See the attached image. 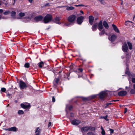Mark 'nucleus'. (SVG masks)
<instances>
[{
  "mask_svg": "<svg viewBox=\"0 0 135 135\" xmlns=\"http://www.w3.org/2000/svg\"><path fill=\"white\" fill-rule=\"evenodd\" d=\"M6 88H1V90L3 92H5L6 91Z\"/></svg>",
  "mask_w": 135,
  "mask_h": 135,
  "instance_id": "nucleus-37",
  "label": "nucleus"
},
{
  "mask_svg": "<svg viewBox=\"0 0 135 135\" xmlns=\"http://www.w3.org/2000/svg\"><path fill=\"white\" fill-rule=\"evenodd\" d=\"M126 73L129 76H134V75H132L131 74H130V73L129 72H128V71L127 72L126 71Z\"/></svg>",
  "mask_w": 135,
  "mask_h": 135,
  "instance_id": "nucleus-34",
  "label": "nucleus"
},
{
  "mask_svg": "<svg viewBox=\"0 0 135 135\" xmlns=\"http://www.w3.org/2000/svg\"><path fill=\"white\" fill-rule=\"evenodd\" d=\"M122 50L124 52H127L128 48L126 42H124L123 44V45L122 46Z\"/></svg>",
  "mask_w": 135,
  "mask_h": 135,
  "instance_id": "nucleus-3",
  "label": "nucleus"
},
{
  "mask_svg": "<svg viewBox=\"0 0 135 135\" xmlns=\"http://www.w3.org/2000/svg\"><path fill=\"white\" fill-rule=\"evenodd\" d=\"M32 17V15H30L28 17H26V20L27 19H28V21H30L31 20V18Z\"/></svg>",
  "mask_w": 135,
  "mask_h": 135,
  "instance_id": "nucleus-32",
  "label": "nucleus"
},
{
  "mask_svg": "<svg viewBox=\"0 0 135 135\" xmlns=\"http://www.w3.org/2000/svg\"><path fill=\"white\" fill-rule=\"evenodd\" d=\"M80 6H84V5H83V4H80Z\"/></svg>",
  "mask_w": 135,
  "mask_h": 135,
  "instance_id": "nucleus-62",
  "label": "nucleus"
},
{
  "mask_svg": "<svg viewBox=\"0 0 135 135\" xmlns=\"http://www.w3.org/2000/svg\"><path fill=\"white\" fill-rule=\"evenodd\" d=\"M49 5V3H48L46 4L45 5V6H48V5Z\"/></svg>",
  "mask_w": 135,
  "mask_h": 135,
  "instance_id": "nucleus-57",
  "label": "nucleus"
},
{
  "mask_svg": "<svg viewBox=\"0 0 135 135\" xmlns=\"http://www.w3.org/2000/svg\"><path fill=\"white\" fill-rule=\"evenodd\" d=\"M44 65V63L43 62L41 61L38 64V66L40 68H42Z\"/></svg>",
  "mask_w": 135,
  "mask_h": 135,
  "instance_id": "nucleus-23",
  "label": "nucleus"
},
{
  "mask_svg": "<svg viewBox=\"0 0 135 135\" xmlns=\"http://www.w3.org/2000/svg\"><path fill=\"white\" fill-rule=\"evenodd\" d=\"M3 129H4V130H5V131H9V128H8V129H7V128H3Z\"/></svg>",
  "mask_w": 135,
  "mask_h": 135,
  "instance_id": "nucleus-51",
  "label": "nucleus"
},
{
  "mask_svg": "<svg viewBox=\"0 0 135 135\" xmlns=\"http://www.w3.org/2000/svg\"><path fill=\"white\" fill-rule=\"evenodd\" d=\"M101 129H102L101 133H102V134L103 135H105V131L104 130L103 128L102 127H101Z\"/></svg>",
  "mask_w": 135,
  "mask_h": 135,
  "instance_id": "nucleus-29",
  "label": "nucleus"
},
{
  "mask_svg": "<svg viewBox=\"0 0 135 135\" xmlns=\"http://www.w3.org/2000/svg\"><path fill=\"white\" fill-rule=\"evenodd\" d=\"M19 86L21 89H23L25 88V83L22 80H20L19 83Z\"/></svg>",
  "mask_w": 135,
  "mask_h": 135,
  "instance_id": "nucleus-4",
  "label": "nucleus"
},
{
  "mask_svg": "<svg viewBox=\"0 0 135 135\" xmlns=\"http://www.w3.org/2000/svg\"><path fill=\"white\" fill-rule=\"evenodd\" d=\"M80 12L81 13H82L83 14V12L82 11H80Z\"/></svg>",
  "mask_w": 135,
  "mask_h": 135,
  "instance_id": "nucleus-60",
  "label": "nucleus"
},
{
  "mask_svg": "<svg viewBox=\"0 0 135 135\" xmlns=\"http://www.w3.org/2000/svg\"><path fill=\"white\" fill-rule=\"evenodd\" d=\"M130 93L131 94H135V90L134 89H132L130 90Z\"/></svg>",
  "mask_w": 135,
  "mask_h": 135,
  "instance_id": "nucleus-31",
  "label": "nucleus"
},
{
  "mask_svg": "<svg viewBox=\"0 0 135 135\" xmlns=\"http://www.w3.org/2000/svg\"><path fill=\"white\" fill-rule=\"evenodd\" d=\"M11 13V12L7 11L5 12H4L3 14L4 15H7L10 14Z\"/></svg>",
  "mask_w": 135,
  "mask_h": 135,
  "instance_id": "nucleus-30",
  "label": "nucleus"
},
{
  "mask_svg": "<svg viewBox=\"0 0 135 135\" xmlns=\"http://www.w3.org/2000/svg\"><path fill=\"white\" fill-rule=\"evenodd\" d=\"M10 95L9 94H7V96L8 97H9L10 96Z\"/></svg>",
  "mask_w": 135,
  "mask_h": 135,
  "instance_id": "nucleus-56",
  "label": "nucleus"
},
{
  "mask_svg": "<svg viewBox=\"0 0 135 135\" xmlns=\"http://www.w3.org/2000/svg\"><path fill=\"white\" fill-rule=\"evenodd\" d=\"M24 66L25 67V64L24 65Z\"/></svg>",
  "mask_w": 135,
  "mask_h": 135,
  "instance_id": "nucleus-63",
  "label": "nucleus"
},
{
  "mask_svg": "<svg viewBox=\"0 0 135 135\" xmlns=\"http://www.w3.org/2000/svg\"><path fill=\"white\" fill-rule=\"evenodd\" d=\"M41 129L39 127H37L36 128L35 133H38L40 134L41 132Z\"/></svg>",
  "mask_w": 135,
  "mask_h": 135,
  "instance_id": "nucleus-24",
  "label": "nucleus"
},
{
  "mask_svg": "<svg viewBox=\"0 0 135 135\" xmlns=\"http://www.w3.org/2000/svg\"><path fill=\"white\" fill-rule=\"evenodd\" d=\"M84 17L81 16L78 17L77 19V22L79 24H81L83 22Z\"/></svg>",
  "mask_w": 135,
  "mask_h": 135,
  "instance_id": "nucleus-5",
  "label": "nucleus"
},
{
  "mask_svg": "<svg viewBox=\"0 0 135 135\" xmlns=\"http://www.w3.org/2000/svg\"><path fill=\"white\" fill-rule=\"evenodd\" d=\"M52 101L53 102H54L55 101V99L54 97H53L52 98Z\"/></svg>",
  "mask_w": 135,
  "mask_h": 135,
  "instance_id": "nucleus-40",
  "label": "nucleus"
},
{
  "mask_svg": "<svg viewBox=\"0 0 135 135\" xmlns=\"http://www.w3.org/2000/svg\"><path fill=\"white\" fill-rule=\"evenodd\" d=\"M3 3L5 4L6 6H7L8 3L7 1H5V2H3Z\"/></svg>",
  "mask_w": 135,
  "mask_h": 135,
  "instance_id": "nucleus-44",
  "label": "nucleus"
},
{
  "mask_svg": "<svg viewBox=\"0 0 135 135\" xmlns=\"http://www.w3.org/2000/svg\"><path fill=\"white\" fill-rule=\"evenodd\" d=\"M107 115H106V116H105V117H103V118L104 119H105V120H106L107 119Z\"/></svg>",
  "mask_w": 135,
  "mask_h": 135,
  "instance_id": "nucleus-50",
  "label": "nucleus"
},
{
  "mask_svg": "<svg viewBox=\"0 0 135 135\" xmlns=\"http://www.w3.org/2000/svg\"><path fill=\"white\" fill-rule=\"evenodd\" d=\"M30 67V64L28 62L26 63V68H28Z\"/></svg>",
  "mask_w": 135,
  "mask_h": 135,
  "instance_id": "nucleus-38",
  "label": "nucleus"
},
{
  "mask_svg": "<svg viewBox=\"0 0 135 135\" xmlns=\"http://www.w3.org/2000/svg\"><path fill=\"white\" fill-rule=\"evenodd\" d=\"M119 101V100H112L111 102H112L114 101V102H116L117 101Z\"/></svg>",
  "mask_w": 135,
  "mask_h": 135,
  "instance_id": "nucleus-55",
  "label": "nucleus"
},
{
  "mask_svg": "<svg viewBox=\"0 0 135 135\" xmlns=\"http://www.w3.org/2000/svg\"><path fill=\"white\" fill-rule=\"evenodd\" d=\"M21 107L25 109V105L23 103H22L21 104Z\"/></svg>",
  "mask_w": 135,
  "mask_h": 135,
  "instance_id": "nucleus-33",
  "label": "nucleus"
},
{
  "mask_svg": "<svg viewBox=\"0 0 135 135\" xmlns=\"http://www.w3.org/2000/svg\"><path fill=\"white\" fill-rule=\"evenodd\" d=\"M3 12V10L2 9H0V13Z\"/></svg>",
  "mask_w": 135,
  "mask_h": 135,
  "instance_id": "nucleus-52",
  "label": "nucleus"
},
{
  "mask_svg": "<svg viewBox=\"0 0 135 135\" xmlns=\"http://www.w3.org/2000/svg\"><path fill=\"white\" fill-rule=\"evenodd\" d=\"M78 70L80 72H82L83 70V69L81 68H79Z\"/></svg>",
  "mask_w": 135,
  "mask_h": 135,
  "instance_id": "nucleus-48",
  "label": "nucleus"
},
{
  "mask_svg": "<svg viewBox=\"0 0 135 135\" xmlns=\"http://www.w3.org/2000/svg\"><path fill=\"white\" fill-rule=\"evenodd\" d=\"M127 43L128 45L129 49L130 50H132L133 48L132 44L128 41H127Z\"/></svg>",
  "mask_w": 135,
  "mask_h": 135,
  "instance_id": "nucleus-17",
  "label": "nucleus"
},
{
  "mask_svg": "<svg viewBox=\"0 0 135 135\" xmlns=\"http://www.w3.org/2000/svg\"><path fill=\"white\" fill-rule=\"evenodd\" d=\"M82 99L84 101H85L88 100V98H86L83 97Z\"/></svg>",
  "mask_w": 135,
  "mask_h": 135,
  "instance_id": "nucleus-43",
  "label": "nucleus"
},
{
  "mask_svg": "<svg viewBox=\"0 0 135 135\" xmlns=\"http://www.w3.org/2000/svg\"><path fill=\"white\" fill-rule=\"evenodd\" d=\"M75 6H76V7H79V6H80V4L78 5H75Z\"/></svg>",
  "mask_w": 135,
  "mask_h": 135,
  "instance_id": "nucleus-58",
  "label": "nucleus"
},
{
  "mask_svg": "<svg viewBox=\"0 0 135 135\" xmlns=\"http://www.w3.org/2000/svg\"><path fill=\"white\" fill-rule=\"evenodd\" d=\"M19 16L20 18H21L25 15V13L20 12L19 14Z\"/></svg>",
  "mask_w": 135,
  "mask_h": 135,
  "instance_id": "nucleus-27",
  "label": "nucleus"
},
{
  "mask_svg": "<svg viewBox=\"0 0 135 135\" xmlns=\"http://www.w3.org/2000/svg\"><path fill=\"white\" fill-rule=\"evenodd\" d=\"M33 0H28V1L31 3Z\"/></svg>",
  "mask_w": 135,
  "mask_h": 135,
  "instance_id": "nucleus-53",
  "label": "nucleus"
},
{
  "mask_svg": "<svg viewBox=\"0 0 135 135\" xmlns=\"http://www.w3.org/2000/svg\"><path fill=\"white\" fill-rule=\"evenodd\" d=\"M60 20V18L59 17H56L55 18V22L58 24H60V23L59 22Z\"/></svg>",
  "mask_w": 135,
  "mask_h": 135,
  "instance_id": "nucleus-22",
  "label": "nucleus"
},
{
  "mask_svg": "<svg viewBox=\"0 0 135 135\" xmlns=\"http://www.w3.org/2000/svg\"><path fill=\"white\" fill-rule=\"evenodd\" d=\"M76 16L75 15H71L68 18V20L70 23H74L76 19Z\"/></svg>",
  "mask_w": 135,
  "mask_h": 135,
  "instance_id": "nucleus-2",
  "label": "nucleus"
},
{
  "mask_svg": "<svg viewBox=\"0 0 135 135\" xmlns=\"http://www.w3.org/2000/svg\"><path fill=\"white\" fill-rule=\"evenodd\" d=\"M112 27L113 28L114 30V31L117 33H119V30H118L117 27L114 24H113L112 25Z\"/></svg>",
  "mask_w": 135,
  "mask_h": 135,
  "instance_id": "nucleus-14",
  "label": "nucleus"
},
{
  "mask_svg": "<svg viewBox=\"0 0 135 135\" xmlns=\"http://www.w3.org/2000/svg\"><path fill=\"white\" fill-rule=\"evenodd\" d=\"M98 26L97 23H95L92 27V29L93 31H95L97 30V28Z\"/></svg>",
  "mask_w": 135,
  "mask_h": 135,
  "instance_id": "nucleus-15",
  "label": "nucleus"
},
{
  "mask_svg": "<svg viewBox=\"0 0 135 135\" xmlns=\"http://www.w3.org/2000/svg\"><path fill=\"white\" fill-rule=\"evenodd\" d=\"M9 104H8V105L7 106V107H8V106H9Z\"/></svg>",
  "mask_w": 135,
  "mask_h": 135,
  "instance_id": "nucleus-64",
  "label": "nucleus"
},
{
  "mask_svg": "<svg viewBox=\"0 0 135 135\" xmlns=\"http://www.w3.org/2000/svg\"><path fill=\"white\" fill-rule=\"evenodd\" d=\"M74 9V7L72 6L68 7L66 8L67 10L69 11L72 10Z\"/></svg>",
  "mask_w": 135,
  "mask_h": 135,
  "instance_id": "nucleus-25",
  "label": "nucleus"
},
{
  "mask_svg": "<svg viewBox=\"0 0 135 135\" xmlns=\"http://www.w3.org/2000/svg\"><path fill=\"white\" fill-rule=\"evenodd\" d=\"M133 88L135 90V84L133 85Z\"/></svg>",
  "mask_w": 135,
  "mask_h": 135,
  "instance_id": "nucleus-54",
  "label": "nucleus"
},
{
  "mask_svg": "<svg viewBox=\"0 0 135 135\" xmlns=\"http://www.w3.org/2000/svg\"><path fill=\"white\" fill-rule=\"evenodd\" d=\"M130 22L129 21H126L125 22V25H128V23H127L128 22Z\"/></svg>",
  "mask_w": 135,
  "mask_h": 135,
  "instance_id": "nucleus-45",
  "label": "nucleus"
},
{
  "mask_svg": "<svg viewBox=\"0 0 135 135\" xmlns=\"http://www.w3.org/2000/svg\"><path fill=\"white\" fill-rule=\"evenodd\" d=\"M102 4H104V1L103 0H98Z\"/></svg>",
  "mask_w": 135,
  "mask_h": 135,
  "instance_id": "nucleus-41",
  "label": "nucleus"
},
{
  "mask_svg": "<svg viewBox=\"0 0 135 135\" xmlns=\"http://www.w3.org/2000/svg\"><path fill=\"white\" fill-rule=\"evenodd\" d=\"M116 36L115 35H112L110 38H109V39L112 42H113L116 38Z\"/></svg>",
  "mask_w": 135,
  "mask_h": 135,
  "instance_id": "nucleus-12",
  "label": "nucleus"
},
{
  "mask_svg": "<svg viewBox=\"0 0 135 135\" xmlns=\"http://www.w3.org/2000/svg\"><path fill=\"white\" fill-rule=\"evenodd\" d=\"M132 83H135V78H132Z\"/></svg>",
  "mask_w": 135,
  "mask_h": 135,
  "instance_id": "nucleus-39",
  "label": "nucleus"
},
{
  "mask_svg": "<svg viewBox=\"0 0 135 135\" xmlns=\"http://www.w3.org/2000/svg\"><path fill=\"white\" fill-rule=\"evenodd\" d=\"M89 23L91 25H92L94 21V17L92 16H90L89 17Z\"/></svg>",
  "mask_w": 135,
  "mask_h": 135,
  "instance_id": "nucleus-11",
  "label": "nucleus"
},
{
  "mask_svg": "<svg viewBox=\"0 0 135 135\" xmlns=\"http://www.w3.org/2000/svg\"><path fill=\"white\" fill-rule=\"evenodd\" d=\"M106 95V93L105 92L102 91L100 92L99 94V97L101 99H103Z\"/></svg>",
  "mask_w": 135,
  "mask_h": 135,
  "instance_id": "nucleus-8",
  "label": "nucleus"
},
{
  "mask_svg": "<svg viewBox=\"0 0 135 135\" xmlns=\"http://www.w3.org/2000/svg\"><path fill=\"white\" fill-rule=\"evenodd\" d=\"M17 128L15 127H12L9 128V131H12L16 132L17 131Z\"/></svg>",
  "mask_w": 135,
  "mask_h": 135,
  "instance_id": "nucleus-20",
  "label": "nucleus"
},
{
  "mask_svg": "<svg viewBox=\"0 0 135 135\" xmlns=\"http://www.w3.org/2000/svg\"><path fill=\"white\" fill-rule=\"evenodd\" d=\"M80 123V121L78 119H74L71 121V123L73 125H77Z\"/></svg>",
  "mask_w": 135,
  "mask_h": 135,
  "instance_id": "nucleus-6",
  "label": "nucleus"
},
{
  "mask_svg": "<svg viewBox=\"0 0 135 135\" xmlns=\"http://www.w3.org/2000/svg\"><path fill=\"white\" fill-rule=\"evenodd\" d=\"M51 122H49V123L48 125V127H50V126L51 125Z\"/></svg>",
  "mask_w": 135,
  "mask_h": 135,
  "instance_id": "nucleus-47",
  "label": "nucleus"
},
{
  "mask_svg": "<svg viewBox=\"0 0 135 135\" xmlns=\"http://www.w3.org/2000/svg\"><path fill=\"white\" fill-rule=\"evenodd\" d=\"M10 14H11V16L13 17L15 16L16 14V12L15 11H12V12H11Z\"/></svg>",
  "mask_w": 135,
  "mask_h": 135,
  "instance_id": "nucleus-28",
  "label": "nucleus"
},
{
  "mask_svg": "<svg viewBox=\"0 0 135 135\" xmlns=\"http://www.w3.org/2000/svg\"><path fill=\"white\" fill-rule=\"evenodd\" d=\"M89 128L88 127H84L83 128H82L81 129V130L82 131H84V132L87 131L89 129Z\"/></svg>",
  "mask_w": 135,
  "mask_h": 135,
  "instance_id": "nucleus-19",
  "label": "nucleus"
},
{
  "mask_svg": "<svg viewBox=\"0 0 135 135\" xmlns=\"http://www.w3.org/2000/svg\"><path fill=\"white\" fill-rule=\"evenodd\" d=\"M101 32L99 33V35L101 36L102 35H104V34H105L106 35H107V33H106L104 29H103L101 30Z\"/></svg>",
  "mask_w": 135,
  "mask_h": 135,
  "instance_id": "nucleus-21",
  "label": "nucleus"
},
{
  "mask_svg": "<svg viewBox=\"0 0 135 135\" xmlns=\"http://www.w3.org/2000/svg\"><path fill=\"white\" fill-rule=\"evenodd\" d=\"M15 103H17V100H15Z\"/></svg>",
  "mask_w": 135,
  "mask_h": 135,
  "instance_id": "nucleus-61",
  "label": "nucleus"
},
{
  "mask_svg": "<svg viewBox=\"0 0 135 135\" xmlns=\"http://www.w3.org/2000/svg\"><path fill=\"white\" fill-rule=\"evenodd\" d=\"M42 16H41L40 15L35 17L34 19L36 22H38L41 21L42 20Z\"/></svg>",
  "mask_w": 135,
  "mask_h": 135,
  "instance_id": "nucleus-9",
  "label": "nucleus"
},
{
  "mask_svg": "<svg viewBox=\"0 0 135 135\" xmlns=\"http://www.w3.org/2000/svg\"><path fill=\"white\" fill-rule=\"evenodd\" d=\"M69 110H70L72 108V106H70L69 107Z\"/></svg>",
  "mask_w": 135,
  "mask_h": 135,
  "instance_id": "nucleus-46",
  "label": "nucleus"
},
{
  "mask_svg": "<svg viewBox=\"0 0 135 135\" xmlns=\"http://www.w3.org/2000/svg\"><path fill=\"white\" fill-rule=\"evenodd\" d=\"M112 104V103H106L105 104V108H106L109 105H110Z\"/></svg>",
  "mask_w": 135,
  "mask_h": 135,
  "instance_id": "nucleus-35",
  "label": "nucleus"
},
{
  "mask_svg": "<svg viewBox=\"0 0 135 135\" xmlns=\"http://www.w3.org/2000/svg\"><path fill=\"white\" fill-rule=\"evenodd\" d=\"M102 24V21H100L98 24V28L100 31H101L103 28V27Z\"/></svg>",
  "mask_w": 135,
  "mask_h": 135,
  "instance_id": "nucleus-7",
  "label": "nucleus"
},
{
  "mask_svg": "<svg viewBox=\"0 0 135 135\" xmlns=\"http://www.w3.org/2000/svg\"><path fill=\"white\" fill-rule=\"evenodd\" d=\"M31 107L30 104L27 103H26V111L28 110Z\"/></svg>",
  "mask_w": 135,
  "mask_h": 135,
  "instance_id": "nucleus-18",
  "label": "nucleus"
},
{
  "mask_svg": "<svg viewBox=\"0 0 135 135\" xmlns=\"http://www.w3.org/2000/svg\"><path fill=\"white\" fill-rule=\"evenodd\" d=\"M127 94V92L125 91H122L119 92L118 94L119 96H124Z\"/></svg>",
  "mask_w": 135,
  "mask_h": 135,
  "instance_id": "nucleus-10",
  "label": "nucleus"
},
{
  "mask_svg": "<svg viewBox=\"0 0 135 135\" xmlns=\"http://www.w3.org/2000/svg\"><path fill=\"white\" fill-rule=\"evenodd\" d=\"M24 113V112L22 110H19L18 112V113L19 115H22Z\"/></svg>",
  "mask_w": 135,
  "mask_h": 135,
  "instance_id": "nucleus-26",
  "label": "nucleus"
},
{
  "mask_svg": "<svg viewBox=\"0 0 135 135\" xmlns=\"http://www.w3.org/2000/svg\"><path fill=\"white\" fill-rule=\"evenodd\" d=\"M127 109L126 108H125V109L124 111V113H126V112H127Z\"/></svg>",
  "mask_w": 135,
  "mask_h": 135,
  "instance_id": "nucleus-49",
  "label": "nucleus"
},
{
  "mask_svg": "<svg viewBox=\"0 0 135 135\" xmlns=\"http://www.w3.org/2000/svg\"><path fill=\"white\" fill-rule=\"evenodd\" d=\"M109 131H110V133L111 134L112 133L114 132V130L113 129H110Z\"/></svg>",
  "mask_w": 135,
  "mask_h": 135,
  "instance_id": "nucleus-42",
  "label": "nucleus"
},
{
  "mask_svg": "<svg viewBox=\"0 0 135 135\" xmlns=\"http://www.w3.org/2000/svg\"><path fill=\"white\" fill-rule=\"evenodd\" d=\"M59 80V79L58 78H56L54 79V85L56 86L58 84Z\"/></svg>",
  "mask_w": 135,
  "mask_h": 135,
  "instance_id": "nucleus-16",
  "label": "nucleus"
},
{
  "mask_svg": "<svg viewBox=\"0 0 135 135\" xmlns=\"http://www.w3.org/2000/svg\"><path fill=\"white\" fill-rule=\"evenodd\" d=\"M87 135H95V134H94V133H93L91 132H88L87 133Z\"/></svg>",
  "mask_w": 135,
  "mask_h": 135,
  "instance_id": "nucleus-36",
  "label": "nucleus"
},
{
  "mask_svg": "<svg viewBox=\"0 0 135 135\" xmlns=\"http://www.w3.org/2000/svg\"><path fill=\"white\" fill-rule=\"evenodd\" d=\"M52 18L51 15L49 14H47L44 19V22L45 23H47L51 21Z\"/></svg>",
  "mask_w": 135,
  "mask_h": 135,
  "instance_id": "nucleus-1",
  "label": "nucleus"
},
{
  "mask_svg": "<svg viewBox=\"0 0 135 135\" xmlns=\"http://www.w3.org/2000/svg\"><path fill=\"white\" fill-rule=\"evenodd\" d=\"M35 135H40V134L38 133H36Z\"/></svg>",
  "mask_w": 135,
  "mask_h": 135,
  "instance_id": "nucleus-59",
  "label": "nucleus"
},
{
  "mask_svg": "<svg viewBox=\"0 0 135 135\" xmlns=\"http://www.w3.org/2000/svg\"><path fill=\"white\" fill-rule=\"evenodd\" d=\"M103 26L105 28L107 29L109 28V25L107 23L106 21H104L103 22Z\"/></svg>",
  "mask_w": 135,
  "mask_h": 135,
  "instance_id": "nucleus-13",
  "label": "nucleus"
}]
</instances>
